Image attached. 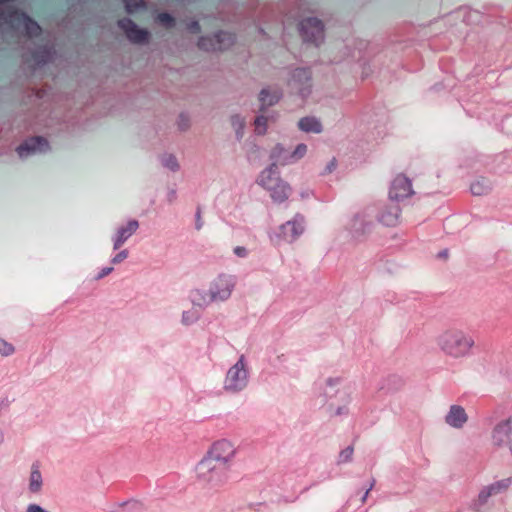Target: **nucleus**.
Listing matches in <instances>:
<instances>
[{"label": "nucleus", "mask_w": 512, "mask_h": 512, "mask_svg": "<svg viewBox=\"0 0 512 512\" xmlns=\"http://www.w3.org/2000/svg\"><path fill=\"white\" fill-rule=\"evenodd\" d=\"M247 382L245 364L241 358L227 373L225 388L231 391L242 389Z\"/></svg>", "instance_id": "9"}, {"label": "nucleus", "mask_w": 512, "mask_h": 512, "mask_svg": "<svg viewBox=\"0 0 512 512\" xmlns=\"http://www.w3.org/2000/svg\"><path fill=\"white\" fill-rule=\"evenodd\" d=\"M234 43V37L227 32H219L214 36H203L198 41V47L205 51L227 49Z\"/></svg>", "instance_id": "8"}, {"label": "nucleus", "mask_w": 512, "mask_h": 512, "mask_svg": "<svg viewBox=\"0 0 512 512\" xmlns=\"http://www.w3.org/2000/svg\"><path fill=\"white\" fill-rule=\"evenodd\" d=\"M119 26L131 42L137 44H144L148 42L150 37L149 32L146 29L138 27L130 19L120 20Z\"/></svg>", "instance_id": "11"}, {"label": "nucleus", "mask_w": 512, "mask_h": 512, "mask_svg": "<svg viewBox=\"0 0 512 512\" xmlns=\"http://www.w3.org/2000/svg\"><path fill=\"white\" fill-rule=\"evenodd\" d=\"M467 420L465 409L459 405L451 406L445 417L446 423L454 428H462Z\"/></svg>", "instance_id": "15"}, {"label": "nucleus", "mask_w": 512, "mask_h": 512, "mask_svg": "<svg viewBox=\"0 0 512 512\" xmlns=\"http://www.w3.org/2000/svg\"><path fill=\"white\" fill-rule=\"evenodd\" d=\"M231 124H232L233 129L236 132L237 138L241 139L243 137L244 128H245V124H246L245 119L243 117H241L240 115H233L231 117Z\"/></svg>", "instance_id": "23"}, {"label": "nucleus", "mask_w": 512, "mask_h": 512, "mask_svg": "<svg viewBox=\"0 0 512 512\" xmlns=\"http://www.w3.org/2000/svg\"><path fill=\"white\" fill-rule=\"evenodd\" d=\"M157 20L165 27H170L174 24V19L167 13L159 14Z\"/></svg>", "instance_id": "27"}, {"label": "nucleus", "mask_w": 512, "mask_h": 512, "mask_svg": "<svg viewBox=\"0 0 512 512\" xmlns=\"http://www.w3.org/2000/svg\"><path fill=\"white\" fill-rule=\"evenodd\" d=\"M48 149L47 141L42 137H33L22 143L17 149L19 157L25 158L34 153L45 152Z\"/></svg>", "instance_id": "14"}, {"label": "nucleus", "mask_w": 512, "mask_h": 512, "mask_svg": "<svg viewBox=\"0 0 512 512\" xmlns=\"http://www.w3.org/2000/svg\"><path fill=\"white\" fill-rule=\"evenodd\" d=\"M14 351H15V348L11 343L0 338V354H2L4 356H9V355L13 354Z\"/></svg>", "instance_id": "26"}, {"label": "nucleus", "mask_w": 512, "mask_h": 512, "mask_svg": "<svg viewBox=\"0 0 512 512\" xmlns=\"http://www.w3.org/2000/svg\"><path fill=\"white\" fill-rule=\"evenodd\" d=\"M27 512H48V511L44 510L39 505L31 504V505L28 506Z\"/></svg>", "instance_id": "35"}, {"label": "nucleus", "mask_w": 512, "mask_h": 512, "mask_svg": "<svg viewBox=\"0 0 512 512\" xmlns=\"http://www.w3.org/2000/svg\"><path fill=\"white\" fill-rule=\"evenodd\" d=\"M439 351L452 360L464 359L472 355L475 349V339L461 329H447L436 338Z\"/></svg>", "instance_id": "1"}, {"label": "nucleus", "mask_w": 512, "mask_h": 512, "mask_svg": "<svg viewBox=\"0 0 512 512\" xmlns=\"http://www.w3.org/2000/svg\"><path fill=\"white\" fill-rule=\"evenodd\" d=\"M296 79H298V80H302V79L308 80L309 79V74H308V72L306 70H299V71H297L294 74V81H296Z\"/></svg>", "instance_id": "33"}, {"label": "nucleus", "mask_w": 512, "mask_h": 512, "mask_svg": "<svg viewBox=\"0 0 512 512\" xmlns=\"http://www.w3.org/2000/svg\"><path fill=\"white\" fill-rule=\"evenodd\" d=\"M138 222L136 220H130L125 226L118 230L117 237L114 242V248H120L123 243L132 236L138 229Z\"/></svg>", "instance_id": "17"}, {"label": "nucleus", "mask_w": 512, "mask_h": 512, "mask_svg": "<svg viewBox=\"0 0 512 512\" xmlns=\"http://www.w3.org/2000/svg\"><path fill=\"white\" fill-rule=\"evenodd\" d=\"M492 442L495 446H503L512 441V419L499 422L492 430Z\"/></svg>", "instance_id": "13"}, {"label": "nucleus", "mask_w": 512, "mask_h": 512, "mask_svg": "<svg viewBox=\"0 0 512 512\" xmlns=\"http://www.w3.org/2000/svg\"><path fill=\"white\" fill-rule=\"evenodd\" d=\"M308 147L304 143L298 144L295 149L289 153L287 158L289 159V164L297 162L301 160L307 153Z\"/></svg>", "instance_id": "22"}, {"label": "nucleus", "mask_w": 512, "mask_h": 512, "mask_svg": "<svg viewBox=\"0 0 512 512\" xmlns=\"http://www.w3.org/2000/svg\"><path fill=\"white\" fill-rule=\"evenodd\" d=\"M277 114L274 112L268 114H261L257 116L254 120V131L258 135L266 134L268 127L270 124H273L277 121Z\"/></svg>", "instance_id": "16"}, {"label": "nucleus", "mask_w": 512, "mask_h": 512, "mask_svg": "<svg viewBox=\"0 0 512 512\" xmlns=\"http://www.w3.org/2000/svg\"><path fill=\"white\" fill-rule=\"evenodd\" d=\"M512 485V477L497 480L481 489L477 501L479 504H485L492 496L506 493Z\"/></svg>", "instance_id": "10"}, {"label": "nucleus", "mask_w": 512, "mask_h": 512, "mask_svg": "<svg viewBox=\"0 0 512 512\" xmlns=\"http://www.w3.org/2000/svg\"><path fill=\"white\" fill-rule=\"evenodd\" d=\"M230 468L203 458L196 466L197 478L210 488H219L229 480Z\"/></svg>", "instance_id": "4"}, {"label": "nucleus", "mask_w": 512, "mask_h": 512, "mask_svg": "<svg viewBox=\"0 0 512 512\" xmlns=\"http://www.w3.org/2000/svg\"><path fill=\"white\" fill-rule=\"evenodd\" d=\"M42 486V475L39 470V466L34 464L32 466L30 479H29V489L33 493H37L40 491Z\"/></svg>", "instance_id": "21"}, {"label": "nucleus", "mask_w": 512, "mask_h": 512, "mask_svg": "<svg viewBox=\"0 0 512 512\" xmlns=\"http://www.w3.org/2000/svg\"><path fill=\"white\" fill-rule=\"evenodd\" d=\"M289 151L285 149V147L281 144H276L271 150V159L276 163L281 165L289 164V159L287 156L289 155Z\"/></svg>", "instance_id": "20"}, {"label": "nucleus", "mask_w": 512, "mask_h": 512, "mask_svg": "<svg viewBox=\"0 0 512 512\" xmlns=\"http://www.w3.org/2000/svg\"><path fill=\"white\" fill-rule=\"evenodd\" d=\"M125 7L128 12H133L136 10L142 3L141 0H124Z\"/></svg>", "instance_id": "28"}, {"label": "nucleus", "mask_w": 512, "mask_h": 512, "mask_svg": "<svg viewBox=\"0 0 512 512\" xmlns=\"http://www.w3.org/2000/svg\"><path fill=\"white\" fill-rule=\"evenodd\" d=\"M235 455L236 448L234 444L229 440L221 439L212 444L203 458L231 468Z\"/></svg>", "instance_id": "6"}, {"label": "nucleus", "mask_w": 512, "mask_h": 512, "mask_svg": "<svg viewBox=\"0 0 512 512\" xmlns=\"http://www.w3.org/2000/svg\"><path fill=\"white\" fill-rule=\"evenodd\" d=\"M298 127L306 133H320L322 131V124L315 117H304L300 119Z\"/></svg>", "instance_id": "18"}, {"label": "nucleus", "mask_w": 512, "mask_h": 512, "mask_svg": "<svg viewBox=\"0 0 512 512\" xmlns=\"http://www.w3.org/2000/svg\"><path fill=\"white\" fill-rule=\"evenodd\" d=\"M235 254H237L240 257L246 256V249L243 247H237L235 248Z\"/></svg>", "instance_id": "36"}, {"label": "nucleus", "mask_w": 512, "mask_h": 512, "mask_svg": "<svg viewBox=\"0 0 512 512\" xmlns=\"http://www.w3.org/2000/svg\"><path fill=\"white\" fill-rule=\"evenodd\" d=\"M197 318H198V315L196 312L188 311L183 314V322L186 324L193 323Z\"/></svg>", "instance_id": "31"}, {"label": "nucleus", "mask_w": 512, "mask_h": 512, "mask_svg": "<svg viewBox=\"0 0 512 512\" xmlns=\"http://www.w3.org/2000/svg\"><path fill=\"white\" fill-rule=\"evenodd\" d=\"M399 212L398 208H394L392 212H383L380 219L385 225H395L399 217Z\"/></svg>", "instance_id": "24"}, {"label": "nucleus", "mask_w": 512, "mask_h": 512, "mask_svg": "<svg viewBox=\"0 0 512 512\" xmlns=\"http://www.w3.org/2000/svg\"><path fill=\"white\" fill-rule=\"evenodd\" d=\"M235 279L228 275H219L210 284L209 293L195 289L191 292V300L194 305L203 307L213 301H224L228 299L235 287Z\"/></svg>", "instance_id": "2"}, {"label": "nucleus", "mask_w": 512, "mask_h": 512, "mask_svg": "<svg viewBox=\"0 0 512 512\" xmlns=\"http://www.w3.org/2000/svg\"><path fill=\"white\" fill-rule=\"evenodd\" d=\"M352 454H353V448L348 447L340 453V458L342 461L346 462L351 459Z\"/></svg>", "instance_id": "32"}, {"label": "nucleus", "mask_w": 512, "mask_h": 512, "mask_svg": "<svg viewBox=\"0 0 512 512\" xmlns=\"http://www.w3.org/2000/svg\"><path fill=\"white\" fill-rule=\"evenodd\" d=\"M301 31L305 41L318 44L323 39V25L315 18H308L301 24Z\"/></svg>", "instance_id": "12"}, {"label": "nucleus", "mask_w": 512, "mask_h": 512, "mask_svg": "<svg viewBox=\"0 0 512 512\" xmlns=\"http://www.w3.org/2000/svg\"><path fill=\"white\" fill-rule=\"evenodd\" d=\"M165 166L172 171H176L179 169V164L175 157L169 156L165 161Z\"/></svg>", "instance_id": "30"}, {"label": "nucleus", "mask_w": 512, "mask_h": 512, "mask_svg": "<svg viewBox=\"0 0 512 512\" xmlns=\"http://www.w3.org/2000/svg\"><path fill=\"white\" fill-rule=\"evenodd\" d=\"M305 231V218L300 214H296L291 220L279 226L278 230L271 236L272 241L276 244L281 242L293 243Z\"/></svg>", "instance_id": "5"}, {"label": "nucleus", "mask_w": 512, "mask_h": 512, "mask_svg": "<svg viewBox=\"0 0 512 512\" xmlns=\"http://www.w3.org/2000/svg\"><path fill=\"white\" fill-rule=\"evenodd\" d=\"M127 251H121L120 253H118L112 260L113 263H120L121 261H123L124 259H126L127 257Z\"/></svg>", "instance_id": "34"}, {"label": "nucleus", "mask_w": 512, "mask_h": 512, "mask_svg": "<svg viewBox=\"0 0 512 512\" xmlns=\"http://www.w3.org/2000/svg\"><path fill=\"white\" fill-rule=\"evenodd\" d=\"M189 29L192 32H197L198 31V24L197 23H192V25L189 27Z\"/></svg>", "instance_id": "38"}, {"label": "nucleus", "mask_w": 512, "mask_h": 512, "mask_svg": "<svg viewBox=\"0 0 512 512\" xmlns=\"http://www.w3.org/2000/svg\"><path fill=\"white\" fill-rule=\"evenodd\" d=\"M280 99V93L277 90L263 89L259 94V100L262 108L276 104Z\"/></svg>", "instance_id": "19"}, {"label": "nucleus", "mask_w": 512, "mask_h": 512, "mask_svg": "<svg viewBox=\"0 0 512 512\" xmlns=\"http://www.w3.org/2000/svg\"><path fill=\"white\" fill-rule=\"evenodd\" d=\"M414 194L412 181L404 174H398L394 177L389 188V199L400 202Z\"/></svg>", "instance_id": "7"}, {"label": "nucleus", "mask_w": 512, "mask_h": 512, "mask_svg": "<svg viewBox=\"0 0 512 512\" xmlns=\"http://www.w3.org/2000/svg\"><path fill=\"white\" fill-rule=\"evenodd\" d=\"M490 190V186L488 185V183H486L485 181H475L472 185H471V192L474 194V195H484L486 194L488 191Z\"/></svg>", "instance_id": "25"}, {"label": "nucleus", "mask_w": 512, "mask_h": 512, "mask_svg": "<svg viewBox=\"0 0 512 512\" xmlns=\"http://www.w3.org/2000/svg\"><path fill=\"white\" fill-rule=\"evenodd\" d=\"M337 166H338L337 159L336 158H332L326 164L323 173L324 174H331L332 172H334L336 170Z\"/></svg>", "instance_id": "29"}, {"label": "nucleus", "mask_w": 512, "mask_h": 512, "mask_svg": "<svg viewBox=\"0 0 512 512\" xmlns=\"http://www.w3.org/2000/svg\"><path fill=\"white\" fill-rule=\"evenodd\" d=\"M447 255H448L447 251H445V252L441 253V256H443V257H445V258L447 257Z\"/></svg>", "instance_id": "39"}, {"label": "nucleus", "mask_w": 512, "mask_h": 512, "mask_svg": "<svg viewBox=\"0 0 512 512\" xmlns=\"http://www.w3.org/2000/svg\"><path fill=\"white\" fill-rule=\"evenodd\" d=\"M257 183L269 192L273 201L278 203L287 200L291 194L290 185L280 177V172L275 164L260 173Z\"/></svg>", "instance_id": "3"}, {"label": "nucleus", "mask_w": 512, "mask_h": 512, "mask_svg": "<svg viewBox=\"0 0 512 512\" xmlns=\"http://www.w3.org/2000/svg\"><path fill=\"white\" fill-rule=\"evenodd\" d=\"M111 271H112V268H105V269H103L102 272L99 275V278H102V277L108 275Z\"/></svg>", "instance_id": "37"}]
</instances>
